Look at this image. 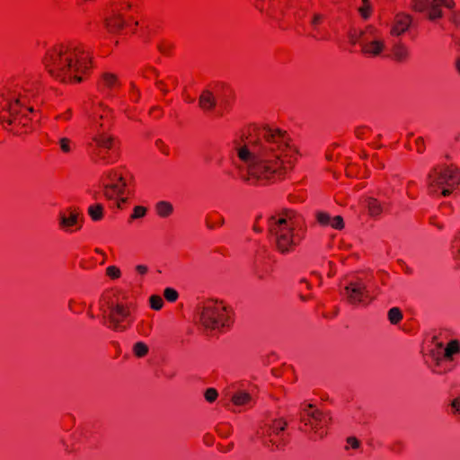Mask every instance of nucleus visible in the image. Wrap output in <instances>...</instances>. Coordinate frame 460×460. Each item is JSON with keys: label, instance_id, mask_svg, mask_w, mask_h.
<instances>
[{"label": "nucleus", "instance_id": "obj_32", "mask_svg": "<svg viewBox=\"0 0 460 460\" xmlns=\"http://www.w3.org/2000/svg\"><path fill=\"white\" fill-rule=\"evenodd\" d=\"M361 447V442L355 437H349L346 439L345 450H358Z\"/></svg>", "mask_w": 460, "mask_h": 460}, {"label": "nucleus", "instance_id": "obj_13", "mask_svg": "<svg viewBox=\"0 0 460 460\" xmlns=\"http://www.w3.org/2000/svg\"><path fill=\"white\" fill-rule=\"evenodd\" d=\"M85 114L91 123V127L102 124L100 120L104 119L109 114V109L102 102L93 103L85 108Z\"/></svg>", "mask_w": 460, "mask_h": 460}, {"label": "nucleus", "instance_id": "obj_38", "mask_svg": "<svg viewBox=\"0 0 460 460\" xmlns=\"http://www.w3.org/2000/svg\"><path fill=\"white\" fill-rule=\"evenodd\" d=\"M204 396L207 402H214L217 400L218 394L215 388H208L205 391Z\"/></svg>", "mask_w": 460, "mask_h": 460}, {"label": "nucleus", "instance_id": "obj_46", "mask_svg": "<svg viewBox=\"0 0 460 460\" xmlns=\"http://www.w3.org/2000/svg\"><path fill=\"white\" fill-rule=\"evenodd\" d=\"M456 67L458 73L460 74V58L456 62Z\"/></svg>", "mask_w": 460, "mask_h": 460}, {"label": "nucleus", "instance_id": "obj_10", "mask_svg": "<svg viewBox=\"0 0 460 460\" xmlns=\"http://www.w3.org/2000/svg\"><path fill=\"white\" fill-rule=\"evenodd\" d=\"M130 306L123 303H115L110 307L109 327L116 332H123L130 325Z\"/></svg>", "mask_w": 460, "mask_h": 460}, {"label": "nucleus", "instance_id": "obj_21", "mask_svg": "<svg viewBox=\"0 0 460 460\" xmlns=\"http://www.w3.org/2000/svg\"><path fill=\"white\" fill-rule=\"evenodd\" d=\"M58 146L62 154L70 155L75 149V143L72 138L67 137H62L58 140Z\"/></svg>", "mask_w": 460, "mask_h": 460}, {"label": "nucleus", "instance_id": "obj_15", "mask_svg": "<svg viewBox=\"0 0 460 460\" xmlns=\"http://www.w3.org/2000/svg\"><path fill=\"white\" fill-rule=\"evenodd\" d=\"M315 217L317 222L323 226H331L337 230L344 228V221L341 216L332 217L326 212L319 211L316 213Z\"/></svg>", "mask_w": 460, "mask_h": 460}, {"label": "nucleus", "instance_id": "obj_42", "mask_svg": "<svg viewBox=\"0 0 460 460\" xmlns=\"http://www.w3.org/2000/svg\"><path fill=\"white\" fill-rule=\"evenodd\" d=\"M451 408L454 414H460V398L453 400L451 402Z\"/></svg>", "mask_w": 460, "mask_h": 460}, {"label": "nucleus", "instance_id": "obj_14", "mask_svg": "<svg viewBox=\"0 0 460 460\" xmlns=\"http://www.w3.org/2000/svg\"><path fill=\"white\" fill-rule=\"evenodd\" d=\"M411 24V17L406 13H397L391 24L392 36H400L406 32Z\"/></svg>", "mask_w": 460, "mask_h": 460}, {"label": "nucleus", "instance_id": "obj_5", "mask_svg": "<svg viewBox=\"0 0 460 460\" xmlns=\"http://www.w3.org/2000/svg\"><path fill=\"white\" fill-rule=\"evenodd\" d=\"M199 323L209 332H222L228 330L234 322L233 309L222 300L209 299L198 308Z\"/></svg>", "mask_w": 460, "mask_h": 460}, {"label": "nucleus", "instance_id": "obj_36", "mask_svg": "<svg viewBox=\"0 0 460 460\" xmlns=\"http://www.w3.org/2000/svg\"><path fill=\"white\" fill-rule=\"evenodd\" d=\"M286 426H287L286 420H284L283 419H278L272 422L270 429H272V431L274 433H279V431H283L285 429Z\"/></svg>", "mask_w": 460, "mask_h": 460}, {"label": "nucleus", "instance_id": "obj_9", "mask_svg": "<svg viewBox=\"0 0 460 460\" xmlns=\"http://www.w3.org/2000/svg\"><path fill=\"white\" fill-rule=\"evenodd\" d=\"M362 53L369 58H376L387 50L385 40L382 32L373 26L367 27L363 32Z\"/></svg>", "mask_w": 460, "mask_h": 460}, {"label": "nucleus", "instance_id": "obj_18", "mask_svg": "<svg viewBox=\"0 0 460 460\" xmlns=\"http://www.w3.org/2000/svg\"><path fill=\"white\" fill-rule=\"evenodd\" d=\"M125 22L119 13H112L104 20L106 29L111 32H116L124 27Z\"/></svg>", "mask_w": 460, "mask_h": 460}, {"label": "nucleus", "instance_id": "obj_4", "mask_svg": "<svg viewBox=\"0 0 460 460\" xmlns=\"http://www.w3.org/2000/svg\"><path fill=\"white\" fill-rule=\"evenodd\" d=\"M3 110L0 113V119L3 125L15 134L27 133L31 128L29 112H32V107H22L26 104V98L11 91L6 92L4 96Z\"/></svg>", "mask_w": 460, "mask_h": 460}, {"label": "nucleus", "instance_id": "obj_27", "mask_svg": "<svg viewBox=\"0 0 460 460\" xmlns=\"http://www.w3.org/2000/svg\"><path fill=\"white\" fill-rule=\"evenodd\" d=\"M102 82L108 88H116L119 85V80L116 75L104 73L102 76Z\"/></svg>", "mask_w": 460, "mask_h": 460}, {"label": "nucleus", "instance_id": "obj_39", "mask_svg": "<svg viewBox=\"0 0 460 460\" xmlns=\"http://www.w3.org/2000/svg\"><path fill=\"white\" fill-rule=\"evenodd\" d=\"M428 0H413L412 8L418 12H423L427 9Z\"/></svg>", "mask_w": 460, "mask_h": 460}, {"label": "nucleus", "instance_id": "obj_20", "mask_svg": "<svg viewBox=\"0 0 460 460\" xmlns=\"http://www.w3.org/2000/svg\"><path fill=\"white\" fill-rule=\"evenodd\" d=\"M216 105V100L211 92L205 90L199 97V106L205 111L212 110Z\"/></svg>", "mask_w": 460, "mask_h": 460}, {"label": "nucleus", "instance_id": "obj_1", "mask_svg": "<svg viewBox=\"0 0 460 460\" xmlns=\"http://www.w3.org/2000/svg\"><path fill=\"white\" fill-rule=\"evenodd\" d=\"M234 153L243 166L247 181H265L292 170L299 151L288 135L279 128H264L260 137L235 143Z\"/></svg>", "mask_w": 460, "mask_h": 460}, {"label": "nucleus", "instance_id": "obj_33", "mask_svg": "<svg viewBox=\"0 0 460 460\" xmlns=\"http://www.w3.org/2000/svg\"><path fill=\"white\" fill-rule=\"evenodd\" d=\"M73 117V111L72 109H65L63 111H60L56 116L55 119L57 121H69Z\"/></svg>", "mask_w": 460, "mask_h": 460}, {"label": "nucleus", "instance_id": "obj_24", "mask_svg": "<svg viewBox=\"0 0 460 460\" xmlns=\"http://www.w3.org/2000/svg\"><path fill=\"white\" fill-rule=\"evenodd\" d=\"M393 57L397 61H405L409 57V50L404 45L396 44L393 48Z\"/></svg>", "mask_w": 460, "mask_h": 460}, {"label": "nucleus", "instance_id": "obj_29", "mask_svg": "<svg viewBox=\"0 0 460 460\" xmlns=\"http://www.w3.org/2000/svg\"><path fill=\"white\" fill-rule=\"evenodd\" d=\"M88 213L93 220L99 221L103 217V207L99 204L93 205L88 208Z\"/></svg>", "mask_w": 460, "mask_h": 460}, {"label": "nucleus", "instance_id": "obj_44", "mask_svg": "<svg viewBox=\"0 0 460 460\" xmlns=\"http://www.w3.org/2000/svg\"><path fill=\"white\" fill-rule=\"evenodd\" d=\"M322 20H323V16L321 14H314L313 19H312V23L314 25H317V24L321 23Z\"/></svg>", "mask_w": 460, "mask_h": 460}, {"label": "nucleus", "instance_id": "obj_31", "mask_svg": "<svg viewBox=\"0 0 460 460\" xmlns=\"http://www.w3.org/2000/svg\"><path fill=\"white\" fill-rule=\"evenodd\" d=\"M388 320L392 324H397L402 319V314L398 307H393L388 311Z\"/></svg>", "mask_w": 460, "mask_h": 460}, {"label": "nucleus", "instance_id": "obj_12", "mask_svg": "<svg viewBox=\"0 0 460 460\" xmlns=\"http://www.w3.org/2000/svg\"><path fill=\"white\" fill-rule=\"evenodd\" d=\"M93 133L87 146L95 150L109 151L114 147L115 138L109 131L105 130L104 124L91 127Z\"/></svg>", "mask_w": 460, "mask_h": 460}, {"label": "nucleus", "instance_id": "obj_43", "mask_svg": "<svg viewBox=\"0 0 460 460\" xmlns=\"http://www.w3.org/2000/svg\"><path fill=\"white\" fill-rule=\"evenodd\" d=\"M455 246L456 248V258L460 260V233L455 239Z\"/></svg>", "mask_w": 460, "mask_h": 460}, {"label": "nucleus", "instance_id": "obj_26", "mask_svg": "<svg viewBox=\"0 0 460 460\" xmlns=\"http://www.w3.org/2000/svg\"><path fill=\"white\" fill-rule=\"evenodd\" d=\"M105 276L111 281L119 279L122 277V271L119 267L116 265H109L105 269Z\"/></svg>", "mask_w": 460, "mask_h": 460}, {"label": "nucleus", "instance_id": "obj_41", "mask_svg": "<svg viewBox=\"0 0 460 460\" xmlns=\"http://www.w3.org/2000/svg\"><path fill=\"white\" fill-rule=\"evenodd\" d=\"M136 272L140 276H145L148 272V267L144 264H138L135 267Z\"/></svg>", "mask_w": 460, "mask_h": 460}, {"label": "nucleus", "instance_id": "obj_34", "mask_svg": "<svg viewBox=\"0 0 460 460\" xmlns=\"http://www.w3.org/2000/svg\"><path fill=\"white\" fill-rule=\"evenodd\" d=\"M150 306L154 310H160L164 305V300L160 296L153 295L149 298Z\"/></svg>", "mask_w": 460, "mask_h": 460}, {"label": "nucleus", "instance_id": "obj_40", "mask_svg": "<svg viewBox=\"0 0 460 460\" xmlns=\"http://www.w3.org/2000/svg\"><path fill=\"white\" fill-rule=\"evenodd\" d=\"M415 149L418 153H422L425 149V143L422 137H417L415 139Z\"/></svg>", "mask_w": 460, "mask_h": 460}, {"label": "nucleus", "instance_id": "obj_8", "mask_svg": "<svg viewBox=\"0 0 460 460\" xmlns=\"http://www.w3.org/2000/svg\"><path fill=\"white\" fill-rule=\"evenodd\" d=\"M331 418L312 404H305L301 413V422L305 430L311 433L313 439H322L327 435Z\"/></svg>", "mask_w": 460, "mask_h": 460}, {"label": "nucleus", "instance_id": "obj_3", "mask_svg": "<svg viewBox=\"0 0 460 460\" xmlns=\"http://www.w3.org/2000/svg\"><path fill=\"white\" fill-rule=\"evenodd\" d=\"M298 217L292 210L282 211L269 219V231L273 236L277 249L282 252L292 251L299 243L296 229Z\"/></svg>", "mask_w": 460, "mask_h": 460}, {"label": "nucleus", "instance_id": "obj_23", "mask_svg": "<svg viewBox=\"0 0 460 460\" xmlns=\"http://www.w3.org/2000/svg\"><path fill=\"white\" fill-rule=\"evenodd\" d=\"M156 214L161 217H168L173 212V207L170 202L160 201L155 205Z\"/></svg>", "mask_w": 460, "mask_h": 460}, {"label": "nucleus", "instance_id": "obj_30", "mask_svg": "<svg viewBox=\"0 0 460 460\" xmlns=\"http://www.w3.org/2000/svg\"><path fill=\"white\" fill-rule=\"evenodd\" d=\"M359 14L364 19L370 17L372 13V5L369 0H361V4L358 8Z\"/></svg>", "mask_w": 460, "mask_h": 460}, {"label": "nucleus", "instance_id": "obj_2", "mask_svg": "<svg viewBox=\"0 0 460 460\" xmlns=\"http://www.w3.org/2000/svg\"><path fill=\"white\" fill-rule=\"evenodd\" d=\"M42 62L53 78L69 84L81 83L92 68L90 53L75 43L53 46L46 52Z\"/></svg>", "mask_w": 460, "mask_h": 460}, {"label": "nucleus", "instance_id": "obj_6", "mask_svg": "<svg viewBox=\"0 0 460 460\" xmlns=\"http://www.w3.org/2000/svg\"><path fill=\"white\" fill-rule=\"evenodd\" d=\"M426 183L429 193L449 196L460 184V171L452 164H438L429 172Z\"/></svg>", "mask_w": 460, "mask_h": 460}, {"label": "nucleus", "instance_id": "obj_17", "mask_svg": "<svg viewBox=\"0 0 460 460\" xmlns=\"http://www.w3.org/2000/svg\"><path fill=\"white\" fill-rule=\"evenodd\" d=\"M454 4L453 0H433L429 9V19L431 21L439 19L442 17L441 6L451 8Z\"/></svg>", "mask_w": 460, "mask_h": 460}, {"label": "nucleus", "instance_id": "obj_22", "mask_svg": "<svg viewBox=\"0 0 460 460\" xmlns=\"http://www.w3.org/2000/svg\"><path fill=\"white\" fill-rule=\"evenodd\" d=\"M460 353V343L456 340L449 341L445 348L443 358L451 361L455 355Z\"/></svg>", "mask_w": 460, "mask_h": 460}, {"label": "nucleus", "instance_id": "obj_16", "mask_svg": "<svg viewBox=\"0 0 460 460\" xmlns=\"http://www.w3.org/2000/svg\"><path fill=\"white\" fill-rule=\"evenodd\" d=\"M79 214L76 211L70 210L59 215V226L65 231H72L74 227L78 226Z\"/></svg>", "mask_w": 460, "mask_h": 460}, {"label": "nucleus", "instance_id": "obj_25", "mask_svg": "<svg viewBox=\"0 0 460 460\" xmlns=\"http://www.w3.org/2000/svg\"><path fill=\"white\" fill-rule=\"evenodd\" d=\"M367 208L371 216H379L384 211V206L376 199H367Z\"/></svg>", "mask_w": 460, "mask_h": 460}, {"label": "nucleus", "instance_id": "obj_11", "mask_svg": "<svg viewBox=\"0 0 460 460\" xmlns=\"http://www.w3.org/2000/svg\"><path fill=\"white\" fill-rule=\"evenodd\" d=\"M347 303L352 305H359L368 300V291L362 281L349 282L341 293Z\"/></svg>", "mask_w": 460, "mask_h": 460}, {"label": "nucleus", "instance_id": "obj_28", "mask_svg": "<svg viewBox=\"0 0 460 460\" xmlns=\"http://www.w3.org/2000/svg\"><path fill=\"white\" fill-rule=\"evenodd\" d=\"M132 349L137 358H144L149 352V347L143 341L135 343Z\"/></svg>", "mask_w": 460, "mask_h": 460}, {"label": "nucleus", "instance_id": "obj_7", "mask_svg": "<svg viewBox=\"0 0 460 460\" xmlns=\"http://www.w3.org/2000/svg\"><path fill=\"white\" fill-rule=\"evenodd\" d=\"M131 178V175L120 169L111 170L106 175L103 194L107 199L114 200L118 208H122L127 202L125 194Z\"/></svg>", "mask_w": 460, "mask_h": 460}, {"label": "nucleus", "instance_id": "obj_45", "mask_svg": "<svg viewBox=\"0 0 460 460\" xmlns=\"http://www.w3.org/2000/svg\"><path fill=\"white\" fill-rule=\"evenodd\" d=\"M452 20L456 25H460V13H455Z\"/></svg>", "mask_w": 460, "mask_h": 460}, {"label": "nucleus", "instance_id": "obj_37", "mask_svg": "<svg viewBox=\"0 0 460 460\" xmlns=\"http://www.w3.org/2000/svg\"><path fill=\"white\" fill-rule=\"evenodd\" d=\"M164 298L169 302H174L178 298V292L171 288H166L164 291Z\"/></svg>", "mask_w": 460, "mask_h": 460}, {"label": "nucleus", "instance_id": "obj_35", "mask_svg": "<svg viewBox=\"0 0 460 460\" xmlns=\"http://www.w3.org/2000/svg\"><path fill=\"white\" fill-rule=\"evenodd\" d=\"M146 214V208L144 206H136L133 209V213L130 217L131 219L142 218Z\"/></svg>", "mask_w": 460, "mask_h": 460}, {"label": "nucleus", "instance_id": "obj_19", "mask_svg": "<svg viewBox=\"0 0 460 460\" xmlns=\"http://www.w3.org/2000/svg\"><path fill=\"white\" fill-rule=\"evenodd\" d=\"M231 401L235 406H248L252 402V397L245 390H237L233 394Z\"/></svg>", "mask_w": 460, "mask_h": 460}]
</instances>
